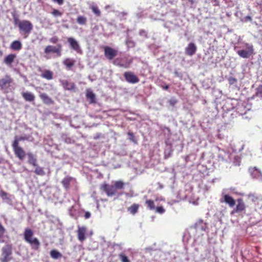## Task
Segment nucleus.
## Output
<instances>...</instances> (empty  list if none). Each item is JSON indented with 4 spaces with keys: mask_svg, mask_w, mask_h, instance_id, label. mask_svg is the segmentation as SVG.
Wrapping results in <instances>:
<instances>
[{
    "mask_svg": "<svg viewBox=\"0 0 262 262\" xmlns=\"http://www.w3.org/2000/svg\"><path fill=\"white\" fill-rule=\"evenodd\" d=\"M155 209H156V212L160 214H163L165 211L164 208L162 206L158 207L156 208H155Z\"/></svg>",
    "mask_w": 262,
    "mask_h": 262,
    "instance_id": "obj_40",
    "label": "nucleus"
},
{
    "mask_svg": "<svg viewBox=\"0 0 262 262\" xmlns=\"http://www.w3.org/2000/svg\"><path fill=\"white\" fill-rule=\"evenodd\" d=\"M104 49V55L108 60H112L117 55L118 50L116 49L107 46L105 47Z\"/></svg>",
    "mask_w": 262,
    "mask_h": 262,
    "instance_id": "obj_7",
    "label": "nucleus"
},
{
    "mask_svg": "<svg viewBox=\"0 0 262 262\" xmlns=\"http://www.w3.org/2000/svg\"><path fill=\"white\" fill-rule=\"evenodd\" d=\"M7 193L3 191L0 192V196L3 199H5L7 198Z\"/></svg>",
    "mask_w": 262,
    "mask_h": 262,
    "instance_id": "obj_48",
    "label": "nucleus"
},
{
    "mask_svg": "<svg viewBox=\"0 0 262 262\" xmlns=\"http://www.w3.org/2000/svg\"><path fill=\"white\" fill-rule=\"evenodd\" d=\"M249 171L253 178L262 181V172L256 167H250Z\"/></svg>",
    "mask_w": 262,
    "mask_h": 262,
    "instance_id": "obj_10",
    "label": "nucleus"
},
{
    "mask_svg": "<svg viewBox=\"0 0 262 262\" xmlns=\"http://www.w3.org/2000/svg\"><path fill=\"white\" fill-rule=\"evenodd\" d=\"M128 136H129V139L130 140H131L132 142H133L135 143H137V140L135 139V137H134L133 134L130 132L128 133Z\"/></svg>",
    "mask_w": 262,
    "mask_h": 262,
    "instance_id": "obj_41",
    "label": "nucleus"
},
{
    "mask_svg": "<svg viewBox=\"0 0 262 262\" xmlns=\"http://www.w3.org/2000/svg\"><path fill=\"white\" fill-rule=\"evenodd\" d=\"M224 201L231 207H233L235 204L234 200L228 194L224 195Z\"/></svg>",
    "mask_w": 262,
    "mask_h": 262,
    "instance_id": "obj_18",
    "label": "nucleus"
},
{
    "mask_svg": "<svg viewBox=\"0 0 262 262\" xmlns=\"http://www.w3.org/2000/svg\"><path fill=\"white\" fill-rule=\"evenodd\" d=\"M122 262H130L127 257L123 254H120L119 255Z\"/></svg>",
    "mask_w": 262,
    "mask_h": 262,
    "instance_id": "obj_38",
    "label": "nucleus"
},
{
    "mask_svg": "<svg viewBox=\"0 0 262 262\" xmlns=\"http://www.w3.org/2000/svg\"><path fill=\"white\" fill-rule=\"evenodd\" d=\"M63 64L66 66L68 68H71L74 64V61L72 59L67 58L63 61Z\"/></svg>",
    "mask_w": 262,
    "mask_h": 262,
    "instance_id": "obj_32",
    "label": "nucleus"
},
{
    "mask_svg": "<svg viewBox=\"0 0 262 262\" xmlns=\"http://www.w3.org/2000/svg\"><path fill=\"white\" fill-rule=\"evenodd\" d=\"M50 42L56 43L58 41V38L57 36H54L49 39Z\"/></svg>",
    "mask_w": 262,
    "mask_h": 262,
    "instance_id": "obj_45",
    "label": "nucleus"
},
{
    "mask_svg": "<svg viewBox=\"0 0 262 262\" xmlns=\"http://www.w3.org/2000/svg\"><path fill=\"white\" fill-rule=\"evenodd\" d=\"M168 101L171 106H174L177 102V100L173 98H171Z\"/></svg>",
    "mask_w": 262,
    "mask_h": 262,
    "instance_id": "obj_47",
    "label": "nucleus"
},
{
    "mask_svg": "<svg viewBox=\"0 0 262 262\" xmlns=\"http://www.w3.org/2000/svg\"><path fill=\"white\" fill-rule=\"evenodd\" d=\"M235 211L240 212L243 211L245 208V205L243 200L242 199H238Z\"/></svg>",
    "mask_w": 262,
    "mask_h": 262,
    "instance_id": "obj_21",
    "label": "nucleus"
},
{
    "mask_svg": "<svg viewBox=\"0 0 262 262\" xmlns=\"http://www.w3.org/2000/svg\"><path fill=\"white\" fill-rule=\"evenodd\" d=\"M0 261L9 262L12 259V246L11 244H6L2 247Z\"/></svg>",
    "mask_w": 262,
    "mask_h": 262,
    "instance_id": "obj_2",
    "label": "nucleus"
},
{
    "mask_svg": "<svg viewBox=\"0 0 262 262\" xmlns=\"http://www.w3.org/2000/svg\"><path fill=\"white\" fill-rule=\"evenodd\" d=\"M245 19L246 20H250V21H251L252 20V18L251 16H247L245 17Z\"/></svg>",
    "mask_w": 262,
    "mask_h": 262,
    "instance_id": "obj_51",
    "label": "nucleus"
},
{
    "mask_svg": "<svg viewBox=\"0 0 262 262\" xmlns=\"http://www.w3.org/2000/svg\"><path fill=\"white\" fill-rule=\"evenodd\" d=\"M10 47L13 50L19 51L22 48V45L20 41L15 40L11 43Z\"/></svg>",
    "mask_w": 262,
    "mask_h": 262,
    "instance_id": "obj_17",
    "label": "nucleus"
},
{
    "mask_svg": "<svg viewBox=\"0 0 262 262\" xmlns=\"http://www.w3.org/2000/svg\"><path fill=\"white\" fill-rule=\"evenodd\" d=\"M24 235V239L31 245L33 249L37 250L38 249L40 246V242L37 238L33 237V232L31 229L28 228L26 229Z\"/></svg>",
    "mask_w": 262,
    "mask_h": 262,
    "instance_id": "obj_1",
    "label": "nucleus"
},
{
    "mask_svg": "<svg viewBox=\"0 0 262 262\" xmlns=\"http://www.w3.org/2000/svg\"><path fill=\"white\" fill-rule=\"evenodd\" d=\"M140 34L141 35H146V32L144 30H141L140 31Z\"/></svg>",
    "mask_w": 262,
    "mask_h": 262,
    "instance_id": "obj_52",
    "label": "nucleus"
},
{
    "mask_svg": "<svg viewBox=\"0 0 262 262\" xmlns=\"http://www.w3.org/2000/svg\"><path fill=\"white\" fill-rule=\"evenodd\" d=\"M86 97L88 99H90L91 102H94L95 99V95L92 91H88L86 93Z\"/></svg>",
    "mask_w": 262,
    "mask_h": 262,
    "instance_id": "obj_37",
    "label": "nucleus"
},
{
    "mask_svg": "<svg viewBox=\"0 0 262 262\" xmlns=\"http://www.w3.org/2000/svg\"><path fill=\"white\" fill-rule=\"evenodd\" d=\"M63 87L68 90H73L75 89V85L73 82H71L67 80L61 81Z\"/></svg>",
    "mask_w": 262,
    "mask_h": 262,
    "instance_id": "obj_15",
    "label": "nucleus"
},
{
    "mask_svg": "<svg viewBox=\"0 0 262 262\" xmlns=\"http://www.w3.org/2000/svg\"><path fill=\"white\" fill-rule=\"evenodd\" d=\"M12 146L16 156L20 160H23L25 157L26 154L23 148L19 146V145L14 144H12Z\"/></svg>",
    "mask_w": 262,
    "mask_h": 262,
    "instance_id": "obj_9",
    "label": "nucleus"
},
{
    "mask_svg": "<svg viewBox=\"0 0 262 262\" xmlns=\"http://www.w3.org/2000/svg\"><path fill=\"white\" fill-rule=\"evenodd\" d=\"M123 75L126 81L129 83H136L139 81L138 77L131 72H126Z\"/></svg>",
    "mask_w": 262,
    "mask_h": 262,
    "instance_id": "obj_8",
    "label": "nucleus"
},
{
    "mask_svg": "<svg viewBox=\"0 0 262 262\" xmlns=\"http://www.w3.org/2000/svg\"><path fill=\"white\" fill-rule=\"evenodd\" d=\"M21 94L23 98L27 101L31 102L34 100L35 96L31 92H23Z\"/></svg>",
    "mask_w": 262,
    "mask_h": 262,
    "instance_id": "obj_16",
    "label": "nucleus"
},
{
    "mask_svg": "<svg viewBox=\"0 0 262 262\" xmlns=\"http://www.w3.org/2000/svg\"><path fill=\"white\" fill-rule=\"evenodd\" d=\"M29 139V137L27 136H15L14 137V141L12 144L19 145V142L21 141L28 140Z\"/></svg>",
    "mask_w": 262,
    "mask_h": 262,
    "instance_id": "obj_28",
    "label": "nucleus"
},
{
    "mask_svg": "<svg viewBox=\"0 0 262 262\" xmlns=\"http://www.w3.org/2000/svg\"><path fill=\"white\" fill-rule=\"evenodd\" d=\"M115 187L116 189H122L124 188V183L122 181H116L113 185Z\"/></svg>",
    "mask_w": 262,
    "mask_h": 262,
    "instance_id": "obj_30",
    "label": "nucleus"
},
{
    "mask_svg": "<svg viewBox=\"0 0 262 262\" xmlns=\"http://www.w3.org/2000/svg\"><path fill=\"white\" fill-rule=\"evenodd\" d=\"M223 154H225V152L224 150H222L221 152L218 156V158H219V161H224L225 157Z\"/></svg>",
    "mask_w": 262,
    "mask_h": 262,
    "instance_id": "obj_43",
    "label": "nucleus"
},
{
    "mask_svg": "<svg viewBox=\"0 0 262 262\" xmlns=\"http://www.w3.org/2000/svg\"><path fill=\"white\" fill-rule=\"evenodd\" d=\"M90 8L96 16H100L101 11L96 5L92 4L90 6Z\"/></svg>",
    "mask_w": 262,
    "mask_h": 262,
    "instance_id": "obj_25",
    "label": "nucleus"
},
{
    "mask_svg": "<svg viewBox=\"0 0 262 262\" xmlns=\"http://www.w3.org/2000/svg\"><path fill=\"white\" fill-rule=\"evenodd\" d=\"M52 1L54 3H57L59 5H61L63 4V0H52Z\"/></svg>",
    "mask_w": 262,
    "mask_h": 262,
    "instance_id": "obj_49",
    "label": "nucleus"
},
{
    "mask_svg": "<svg viewBox=\"0 0 262 262\" xmlns=\"http://www.w3.org/2000/svg\"><path fill=\"white\" fill-rule=\"evenodd\" d=\"M228 81L229 84L232 85L234 84L237 81V79L234 77H231L229 78Z\"/></svg>",
    "mask_w": 262,
    "mask_h": 262,
    "instance_id": "obj_44",
    "label": "nucleus"
},
{
    "mask_svg": "<svg viewBox=\"0 0 262 262\" xmlns=\"http://www.w3.org/2000/svg\"><path fill=\"white\" fill-rule=\"evenodd\" d=\"M21 23V21L17 17H14V24L15 25L18 26V28L19 27V24Z\"/></svg>",
    "mask_w": 262,
    "mask_h": 262,
    "instance_id": "obj_46",
    "label": "nucleus"
},
{
    "mask_svg": "<svg viewBox=\"0 0 262 262\" xmlns=\"http://www.w3.org/2000/svg\"><path fill=\"white\" fill-rule=\"evenodd\" d=\"M100 188L109 197L113 196L117 193V191L113 185L102 184L101 185Z\"/></svg>",
    "mask_w": 262,
    "mask_h": 262,
    "instance_id": "obj_4",
    "label": "nucleus"
},
{
    "mask_svg": "<svg viewBox=\"0 0 262 262\" xmlns=\"http://www.w3.org/2000/svg\"><path fill=\"white\" fill-rule=\"evenodd\" d=\"M86 228L84 227L78 226V229L77 230L78 233V239L81 241L83 242L85 239V234L86 233Z\"/></svg>",
    "mask_w": 262,
    "mask_h": 262,
    "instance_id": "obj_14",
    "label": "nucleus"
},
{
    "mask_svg": "<svg viewBox=\"0 0 262 262\" xmlns=\"http://www.w3.org/2000/svg\"><path fill=\"white\" fill-rule=\"evenodd\" d=\"M61 44H58L57 47L53 46H47L45 49V53L49 54L50 53H56L58 56H60L61 55Z\"/></svg>",
    "mask_w": 262,
    "mask_h": 262,
    "instance_id": "obj_6",
    "label": "nucleus"
},
{
    "mask_svg": "<svg viewBox=\"0 0 262 262\" xmlns=\"http://www.w3.org/2000/svg\"><path fill=\"white\" fill-rule=\"evenodd\" d=\"M148 208L150 210H154L155 209V206L153 201L148 200L145 202Z\"/></svg>",
    "mask_w": 262,
    "mask_h": 262,
    "instance_id": "obj_35",
    "label": "nucleus"
},
{
    "mask_svg": "<svg viewBox=\"0 0 262 262\" xmlns=\"http://www.w3.org/2000/svg\"><path fill=\"white\" fill-rule=\"evenodd\" d=\"M243 48L246 49L239 50L237 51V54L241 57L248 58L253 54L254 49L252 45L246 43Z\"/></svg>",
    "mask_w": 262,
    "mask_h": 262,
    "instance_id": "obj_3",
    "label": "nucleus"
},
{
    "mask_svg": "<svg viewBox=\"0 0 262 262\" xmlns=\"http://www.w3.org/2000/svg\"><path fill=\"white\" fill-rule=\"evenodd\" d=\"M19 29L24 33L29 34L33 29V25L29 20H23L19 24Z\"/></svg>",
    "mask_w": 262,
    "mask_h": 262,
    "instance_id": "obj_5",
    "label": "nucleus"
},
{
    "mask_svg": "<svg viewBox=\"0 0 262 262\" xmlns=\"http://www.w3.org/2000/svg\"><path fill=\"white\" fill-rule=\"evenodd\" d=\"M196 51V47L194 43H189L185 48V53L190 56H192L194 55Z\"/></svg>",
    "mask_w": 262,
    "mask_h": 262,
    "instance_id": "obj_13",
    "label": "nucleus"
},
{
    "mask_svg": "<svg viewBox=\"0 0 262 262\" xmlns=\"http://www.w3.org/2000/svg\"><path fill=\"white\" fill-rule=\"evenodd\" d=\"M168 88H169V86L168 85H166L163 87V89L165 90H167L168 89Z\"/></svg>",
    "mask_w": 262,
    "mask_h": 262,
    "instance_id": "obj_53",
    "label": "nucleus"
},
{
    "mask_svg": "<svg viewBox=\"0 0 262 262\" xmlns=\"http://www.w3.org/2000/svg\"><path fill=\"white\" fill-rule=\"evenodd\" d=\"M53 73L52 71L49 70H45L41 75L42 78L47 80H51L53 79Z\"/></svg>",
    "mask_w": 262,
    "mask_h": 262,
    "instance_id": "obj_23",
    "label": "nucleus"
},
{
    "mask_svg": "<svg viewBox=\"0 0 262 262\" xmlns=\"http://www.w3.org/2000/svg\"><path fill=\"white\" fill-rule=\"evenodd\" d=\"M195 228L197 231H204L206 228V225L202 221H200L195 224Z\"/></svg>",
    "mask_w": 262,
    "mask_h": 262,
    "instance_id": "obj_20",
    "label": "nucleus"
},
{
    "mask_svg": "<svg viewBox=\"0 0 262 262\" xmlns=\"http://www.w3.org/2000/svg\"><path fill=\"white\" fill-rule=\"evenodd\" d=\"M36 167V168L34 170V172L39 176H43L45 174V172L42 167L38 166L37 165Z\"/></svg>",
    "mask_w": 262,
    "mask_h": 262,
    "instance_id": "obj_34",
    "label": "nucleus"
},
{
    "mask_svg": "<svg viewBox=\"0 0 262 262\" xmlns=\"http://www.w3.org/2000/svg\"><path fill=\"white\" fill-rule=\"evenodd\" d=\"M139 205L137 204H133L127 208V210L132 214H135L138 211Z\"/></svg>",
    "mask_w": 262,
    "mask_h": 262,
    "instance_id": "obj_22",
    "label": "nucleus"
},
{
    "mask_svg": "<svg viewBox=\"0 0 262 262\" xmlns=\"http://www.w3.org/2000/svg\"><path fill=\"white\" fill-rule=\"evenodd\" d=\"M40 97L46 104H50L53 102L52 99L45 93L41 94Z\"/></svg>",
    "mask_w": 262,
    "mask_h": 262,
    "instance_id": "obj_24",
    "label": "nucleus"
},
{
    "mask_svg": "<svg viewBox=\"0 0 262 262\" xmlns=\"http://www.w3.org/2000/svg\"><path fill=\"white\" fill-rule=\"evenodd\" d=\"M132 62V60H130L129 62L127 64H124V63H122L121 62H119L118 61V59H116L114 61V63L116 65H118V66H119L120 67H123V68H128L129 67V65L130 64V63H131Z\"/></svg>",
    "mask_w": 262,
    "mask_h": 262,
    "instance_id": "obj_36",
    "label": "nucleus"
},
{
    "mask_svg": "<svg viewBox=\"0 0 262 262\" xmlns=\"http://www.w3.org/2000/svg\"><path fill=\"white\" fill-rule=\"evenodd\" d=\"M12 81V79L11 78L10 76L6 75L5 77L0 79V87L2 89L8 88Z\"/></svg>",
    "mask_w": 262,
    "mask_h": 262,
    "instance_id": "obj_11",
    "label": "nucleus"
},
{
    "mask_svg": "<svg viewBox=\"0 0 262 262\" xmlns=\"http://www.w3.org/2000/svg\"><path fill=\"white\" fill-rule=\"evenodd\" d=\"M72 178L69 177L64 178L62 181V184L66 188H68L69 186L70 182Z\"/></svg>",
    "mask_w": 262,
    "mask_h": 262,
    "instance_id": "obj_33",
    "label": "nucleus"
},
{
    "mask_svg": "<svg viewBox=\"0 0 262 262\" xmlns=\"http://www.w3.org/2000/svg\"><path fill=\"white\" fill-rule=\"evenodd\" d=\"M16 55L11 54L7 56L4 59V62L7 65H10L13 62Z\"/></svg>",
    "mask_w": 262,
    "mask_h": 262,
    "instance_id": "obj_19",
    "label": "nucleus"
},
{
    "mask_svg": "<svg viewBox=\"0 0 262 262\" xmlns=\"http://www.w3.org/2000/svg\"><path fill=\"white\" fill-rule=\"evenodd\" d=\"M86 18L83 16H78L77 18V23L79 25H85L86 23Z\"/></svg>",
    "mask_w": 262,
    "mask_h": 262,
    "instance_id": "obj_31",
    "label": "nucleus"
},
{
    "mask_svg": "<svg viewBox=\"0 0 262 262\" xmlns=\"http://www.w3.org/2000/svg\"><path fill=\"white\" fill-rule=\"evenodd\" d=\"M52 14L54 16H60L62 15V13L60 11L55 9L52 11Z\"/></svg>",
    "mask_w": 262,
    "mask_h": 262,
    "instance_id": "obj_42",
    "label": "nucleus"
},
{
    "mask_svg": "<svg viewBox=\"0 0 262 262\" xmlns=\"http://www.w3.org/2000/svg\"><path fill=\"white\" fill-rule=\"evenodd\" d=\"M91 213L89 212H86L84 214V217L86 219H89L91 217Z\"/></svg>",
    "mask_w": 262,
    "mask_h": 262,
    "instance_id": "obj_50",
    "label": "nucleus"
},
{
    "mask_svg": "<svg viewBox=\"0 0 262 262\" xmlns=\"http://www.w3.org/2000/svg\"><path fill=\"white\" fill-rule=\"evenodd\" d=\"M256 95L258 97H262V85L257 88Z\"/></svg>",
    "mask_w": 262,
    "mask_h": 262,
    "instance_id": "obj_39",
    "label": "nucleus"
},
{
    "mask_svg": "<svg viewBox=\"0 0 262 262\" xmlns=\"http://www.w3.org/2000/svg\"><path fill=\"white\" fill-rule=\"evenodd\" d=\"M6 232V229L0 223V243H3L5 242L4 239V234Z\"/></svg>",
    "mask_w": 262,
    "mask_h": 262,
    "instance_id": "obj_29",
    "label": "nucleus"
},
{
    "mask_svg": "<svg viewBox=\"0 0 262 262\" xmlns=\"http://www.w3.org/2000/svg\"><path fill=\"white\" fill-rule=\"evenodd\" d=\"M51 256L55 259H57L62 257L61 253L56 250H52L50 252Z\"/></svg>",
    "mask_w": 262,
    "mask_h": 262,
    "instance_id": "obj_26",
    "label": "nucleus"
},
{
    "mask_svg": "<svg viewBox=\"0 0 262 262\" xmlns=\"http://www.w3.org/2000/svg\"><path fill=\"white\" fill-rule=\"evenodd\" d=\"M68 41L72 49L76 51L78 53L81 51L78 42L74 38L69 37L68 38Z\"/></svg>",
    "mask_w": 262,
    "mask_h": 262,
    "instance_id": "obj_12",
    "label": "nucleus"
},
{
    "mask_svg": "<svg viewBox=\"0 0 262 262\" xmlns=\"http://www.w3.org/2000/svg\"><path fill=\"white\" fill-rule=\"evenodd\" d=\"M28 159H29V163L32 164L34 166H37V160L34 157L32 153H28Z\"/></svg>",
    "mask_w": 262,
    "mask_h": 262,
    "instance_id": "obj_27",
    "label": "nucleus"
}]
</instances>
